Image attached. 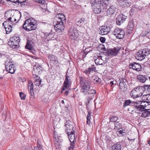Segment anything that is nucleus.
I'll return each instance as SVG.
<instances>
[{"mask_svg": "<svg viewBox=\"0 0 150 150\" xmlns=\"http://www.w3.org/2000/svg\"><path fill=\"white\" fill-rule=\"evenodd\" d=\"M80 84L81 85V91L84 95H86L88 94H95L96 91L93 89L91 90L89 92L91 84L89 81L85 80L83 77H81L80 79Z\"/></svg>", "mask_w": 150, "mask_h": 150, "instance_id": "f257e3e1", "label": "nucleus"}, {"mask_svg": "<svg viewBox=\"0 0 150 150\" xmlns=\"http://www.w3.org/2000/svg\"><path fill=\"white\" fill-rule=\"evenodd\" d=\"M37 21L32 18L26 20L23 25V28L27 31L35 30L37 28Z\"/></svg>", "mask_w": 150, "mask_h": 150, "instance_id": "f03ea898", "label": "nucleus"}, {"mask_svg": "<svg viewBox=\"0 0 150 150\" xmlns=\"http://www.w3.org/2000/svg\"><path fill=\"white\" fill-rule=\"evenodd\" d=\"M70 37L72 40L76 41L77 40H81L83 34L74 28H70L69 33Z\"/></svg>", "mask_w": 150, "mask_h": 150, "instance_id": "7ed1b4c3", "label": "nucleus"}, {"mask_svg": "<svg viewBox=\"0 0 150 150\" xmlns=\"http://www.w3.org/2000/svg\"><path fill=\"white\" fill-rule=\"evenodd\" d=\"M150 54V49L146 48L143 50H141L138 52L136 54L137 59L139 60L144 59L146 56Z\"/></svg>", "mask_w": 150, "mask_h": 150, "instance_id": "20e7f679", "label": "nucleus"}, {"mask_svg": "<svg viewBox=\"0 0 150 150\" xmlns=\"http://www.w3.org/2000/svg\"><path fill=\"white\" fill-rule=\"evenodd\" d=\"M141 87L142 86H138L135 87L130 92L131 96L134 98L141 96L143 94Z\"/></svg>", "mask_w": 150, "mask_h": 150, "instance_id": "39448f33", "label": "nucleus"}, {"mask_svg": "<svg viewBox=\"0 0 150 150\" xmlns=\"http://www.w3.org/2000/svg\"><path fill=\"white\" fill-rule=\"evenodd\" d=\"M67 71L65 75V79L63 84V87L62 89V91L68 90L71 84V79L70 76L67 74Z\"/></svg>", "mask_w": 150, "mask_h": 150, "instance_id": "423d86ee", "label": "nucleus"}, {"mask_svg": "<svg viewBox=\"0 0 150 150\" xmlns=\"http://www.w3.org/2000/svg\"><path fill=\"white\" fill-rule=\"evenodd\" d=\"M20 41L19 37L15 36L10 38V48L12 49L17 48Z\"/></svg>", "mask_w": 150, "mask_h": 150, "instance_id": "0eeeda50", "label": "nucleus"}, {"mask_svg": "<svg viewBox=\"0 0 150 150\" xmlns=\"http://www.w3.org/2000/svg\"><path fill=\"white\" fill-rule=\"evenodd\" d=\"M113 34L118 39L123 38L125 35V32L123 29L118 28L115 29L113 32Z\"/></svg>", "mask_w": 150, "mask_h": 150, "instance_id": "6e6552de", "label": "nucleus"}, {"mask_svg": "<svg viewBox=\"0 0 150 150\" xmlns=\"http://www.w3.org/2000/svg\"><path fill=\"white\" fill-rule=\"evenodd\" d=\"M120 49V48L118 47L107 49L106 50V53L109 56H115L117 54Z\"/></svg>", "mask_w": 150, "mask_h": 150, "instance_id": "1a4fd4ad", "label": "nucleus"}, {"mask_svg": "<svg viewBox=\"0 0 150 150\" xmlns=\"http://www.w3.org/2000/svg\"><path fill=\"white\" fill-rule=\"evenodd\" d=\"M73 123L70 120L66 121L65 124V131L67 134H69L71 131L74 130L73 125Z\"/></svg>", "mask_w": 150, "mask_h": 150, "instance_id": "9d476101", "label": "nucleus"}, {"mask_svg": "<svg viewBox=\"0 0 150 150\" xmlns=\"http://www.w3.org/2000/svg\"><path fill=\"white\" fill-rule=\"evenodd\" d=\"M128 67L130 69L137 71H141L142 67L140 64L135 62L130 63Z\"/></svg>", "mask_w": 150, "mask_h": 150, "instance_id": "9b49d317", "label": "nucleus"}, {"mask_svg": "<svg viewBox=\"0 0 150 150\" xmlns=\"http://www.w3.org/2000/svg\"><path fill=\"white\" fill-rule=\"evenodd\" d=\"M43 70V68L41 66L38 64L35 65L33 67V75L35 74L36 76V77H38L37 74H41Z\"/></svg>", "mask_w": 150, "mask_h": 150, "instance_id": "f8f14e48", "label": "nucleus"}, {"mask_svg": "<svg viewBox=\"0 0 150 150\" xmlns=\"http://www.w3.org/2000/svg\"><path fill=\"white\" fill-rule=\"evenodd\" d=\"M53 25H54L55 30L59 33L62 32L64 28L63 22H61L59 23L54 22Z\"/></svg>", "mask_w": 150, "mask_h": 150, "instance_id": "ddd939ff", "label": "nucleus"}, {"mask_svg": "<svg viewBox=\"0 0 150 150\" xmlns=\"http://www.w3.org/2000/svg\"><path fill=\"white\" fill-rule=\"evenodd\" d=\"M127 18V16L123 14L117 16L116 18V24L118 25H120L125 21Z\"/></svg>", "mask_w": 150, "mask_h": 150, "instance_id": "4468645a", "label": "nucleus"}, {"mask_svg": "<svg viewBox=\"0 0 150 150\" xmlns=\"http://www.w3.org/2000/svg\"><path fill=\"white\" fill-rule=\"evenodd\" d=\"M25 48L29 50L33 54L35 53L34 48L33 46V42L31 40H28Z\"/></svg>", "mask_w": 150, "mask_h": 150, "instance_id": "2eb2a0df", "label": "nucleus"}, {"mask_svg": "<svg viewBox=\"0 0 150 150\" xmlns=\"http://www.w3.org/2000/svg\"><path fill=\"white\" fill-rule=\"evenodd\" d=\"M132 105L134 106L135 108L137 110V111H140L141 112H142V111L145 109V108H144L143 105H142L137 102H132Z\"/></svg>", "mask_w": 150, "mask_h": 150, "instance_id": "dca6fc26", "label": "nucleus"}, {"mask_svg": "<svg viewBox=\"0 0 150 150\" xmlns=\"http://www.w3.org/2000/svg\"><path fill=\"white\" fill-rule=\"evenodd\" d=\"M3 54L7 58L6 60L5 61V63L4 64L5 65V69L4 71H6L8 72L7 73H9V56L6 53Z\"/></svg>", "mask_w": 150, "mask_h": 150, "instance_id": "f3484780", "label": "nucleus"}, {"mask_svg": "<svg viewBox=\"0 0 150 150\" xmlns=\"http://www.w3.org/2000/svg\"><path fill=\"white\" fill-rule=\"evenodd\" d=\"M118 3L121 7H127L129 6L131 3L127 0H119Z\"/></svg>", "mask_w": 150, "mask_h": 150, "instance_id": "a211bd4d", "label": "nucleus"}, {"mask_svg": "<svg viewBox=\"0 0 150 150\" xmlns=\"http://www.w3.org/2000/svg\"><path fill=\"white\" fill-rule=\"evenodd\" d=\"M117 9L116 6L112 5L109 7L107 11V13L109 15H112L115 13Z\"/></svg>", "mask_w": 150, "mask_h": 150, "instance_id": "6ab92c4d", "label": "nucleus"}, {"mask_svg": "<svg viewBox=\"0 0 150 150\" xmlns=\"http://www.w3.org/2000/svg\"><path fill=\"white\" fill-rule=\"evenodd\" d=\"M110 28L109 26H103L100 31V34L103 35L107 34L110 31Z\"/></svg>", "mask_w": 150, "mask_h": 150, "instance_id": "aec40b11", "label": "nucleus"}, {"mask_svg": "<svg viewBox=\"0 0 150 150\" xmlns=\"http://www.w3.org/2000/svg\"><path fill=\"white\" fill-rule=\"evenodd\" d=\"M71 143L75 142V134L74 130L71 131L69 134H67Z\"/></svg>", "mask_w": 150, "mask_h": 150, "instance_id": "412c9836", "label": "nucleus"}, {"mask_svg": "<svg viewBox=\"0 0 150 150\" xmlns=\"http://www.w3.org/2000/svg\"><path fill=\"white\" fill-rule=\"evenodd\" d=\"M96 70V67H94V65H92L89 67L88 69L85 70L83 72L89 76L91 72H95Z\"/></svg>", "mask_w": 150, "mask_h": 150, "instance_id": "4be33fe9", "label": "nucleus"}, {"mask_svg": "<svg viewBox=\"0 0 150 150\" xmlns=\"http://www.w3.org/2000/svg\"><path fill=\"white\" fill-rule=\"evenodd\" d=\"M96 58L94 59L96 64L98 65H102L104 63L103 60L102 59V57L101 55H97L95 57Z\"/></svg>", "mask_w": 150, "mask_h": 150, "instance_id": "5701e85b", "label": "nucleus"}, {"mask_svg": "<svg viewBox=\"0 0 150 150\" xmlns=\"http://www.w3.org/2000/svg\"><path fill=\"white\" fill-rule=\"evenodd\" d=\"M93 11L95 14H98L100 13L101 11V8L100 5H96L93 6Z\"/></svg>", "mask_w": 150, "mask_h": 150, "instance_id": "b1692460", "label": "nucleus"}, {"mask_svg": "<svg viewBox=\"0 0 150 150\" xmlns=\"http://www.w3.org/2000/svg\"><path fill=\"white\" fill-rule=\"evenodd\" d=\"M134 21L133 20H131L128 23L127 26V28L128 30L129 33H131L132 32L134 25Z\"/></svg>", "mask_w": 150, "mask_h": 150, "instance_id": "393cba45", "label": "nucleus"}, {"mask_svg": "<svg viewBox=\"0 0 150 150\" xmlns=\"http://www.w3.org/2000/svg\"><path fill=\"white\" fill-rule=\"evenodd\" d=\"M33 83L31 81H29L28 83V88L29 91H30V93L31 96L34 95Z\"/></svg>", "mask_w": 150, "mask_h": 150, "instance_id": "a878e982", "label": "nucleus"}, {"mask_svg": "<svg viewBox=\"0 0 150 150\" xmlns=\"http://www.w3.org/2000/svg\"><path fill=\"white\" fill-rule=\"evenodd\" d=\"M138 81L143 83H144L146 80L147 79V76L145 75H138L137 77Z\"/></svg>", "mask_w": 150, "mask_h": 150, "instance_id": "bb28decb", "label": "nucleus"}, {"mask_svg": "<svg viewBox=\"0 0 150 150\" xmlns=\"http://www.w3.org/2000/svg\"><path fill=\"white\" fill-rule=\"evenodd\" d=\"M122 147L121 143L118 142L112 145L111 150H121Z\"/></svg>", "mask_w": 150, "mask_h": 150, "instance_id": "cd10ccee", "label": "nucleus"}, {"mask_svg": "<svg viewBox=\"0 0 150 150\" xmlns=\"http://www.w3.org/2000/svg\"><path fill=\"white\" fill-rule=\"evenodd\" d=\"M146 98V100H148V101L146 103V101H143L141 102H141L140 104L142 105H143L144 106V108L146 107L148 105V103L150 102V94H147L145 95Z\"/></svg>", "mask_w": 150, "mask_h": 150, "instance_id": "c85d7f7f", "label": "nucleus"}, {"mask_svg": "<svg viewBox=\"0 0 150 150\" xmlns=\"http://www.w3.org/2000/svg\"><path fill=\"white\" fill-rule=\"evenodd\" d=\"M140 114H141L140 116L144 118H146L150 116V112L145 108L144 110L142 111Z\"/></svg>", "mask_w": 150, "mask_h": 150, "instance_id": "c756f323", "label": "nucleus"}, {"mask_svg": "<svg viewBox=\"0 0 150 150\" xmlns=\"http://www.w3.org/2000/svg\"><path fill=\"white\" fill-rule=\"evenodd\" d=\"M120 83H119V86L120 88L122 89L123 88V87L126 86L127 80L125 78H121V79L119 80Z\"/></svg>", "mask_w": 150, "mask_h": 150, "instance_id": "7c9ffc66", "label": "nucleus"}, {"mask_svg": "<svg viewBox=\"0 0 150 150\" xmlns=\"http://www.w3.org/2000/svg\"><path fill=\"white\" fill-rule=\"evenodd\" d=\"M115 128L114 129L119 130L120 129H122V125L119 121L115 122L114 123Z\"/></svg>", "mask_w": 150, "mask_h": 150, "instance_id": "2f4dec72", "label": "nucleus"}, {"mask_svg": "<svg viewBox=\"0 0 150 150\" xmlns=\"http://www.w3.org/2000/svg\"><path fill=\"white\" fill-rule=\"evenodd\" d=\"M101 0H91L90 3L91 4V6H95L96 5H100V3H101Z\"/></svg>", "mask_w": 150, "mask_h": 150, "instance_id": "473e14b6", "label": "nucleus"}, {"mask_svg": "<svg viewBox=\"0 0 150 150\" xmlns=\"http://www.w3.org/2000/svg\"><path fill=\"white\" fill-rule=\"evenodd\" d=\"M61 142L62 141L61 138L59 139L58 140H55L54 141V144L56 149H57L60 147Z\"/></svg>", "mask_w": 150, "mask_h": 150, "instance_id": "72a5a7b5", "label": "nucleus"}, {"mask_svg": "<svg viewBox=\"0 0 150 150\" xmlns=\"http://www.w3.org/2000/svg\"><path fill=\"white\" fill-rule=\"evenodd\" d=\"M85 21V18H82L79 20L77 21L76 22V23L77 25H79V26H81L82 25H83L84 24Z\"/></svg>", "mask_w": 150, "mask_h": 150, "instance_id": "f704fd0d", "label": "nucleus"}, {"mask_svg": "<svg viewBox=\"0 0 150 150\" xmlns=\"http://www.w3.org/2000/svg\"><path fill=\"white\" fill-rule=\"evenodd\" d=\"M93 79V82L95 84H100L101 81V79L98 76H95Z\"/></svg>", "mask_w": 150, "mask_h": 150, "instance_id": "c9c22d12", "label": "nucleus"}, {"mask_svg": "<svg viewBox=\"0 0 150 150\" xmlns=\"http://www.w3.org/2000/svg\"><path fill=\"white\" fill-rule=\"evenodd\" d=\"M11 63H12V62H10V74H13L16 70L15 67L14 66V64H13L12 63L11 64Z\"/></svg>", "mask_w": 150, "mask_h": 150, "instance_id": "e433bc0d", "label": "nucleus"}, {"mask_svg": "<svg viewBox=\"0 0 150 150\" xmlns=\"http://www.w3.org/2000/svg\"><path fill=\"white\" fill-rule=\"evenodd\" d=\"M17 2H18L17 5H19L21 6H23L25 5V3L26 0H17Z\"/></svg>", "mask_w": 150, "mask_h": 150, "instance_id": "4c0bfd02", "label": "nucleus"}, {"mask_svg": "<svg viewBox=\"0 0 150 150\" xmlns=\"http://www.w3.org/2000/svg\"><path fill=\"white\" fill-rule=\"evenodd\" d=\"M148 85L144 84L143 86H142V90H143V93L144 92H145L146 93H148Z\"/></svg>", "mask_w": 150, "mask_h": 150, "instance_id": "58836bf2", "label": "nucleus"}, {"mask_svg": "<svg viewBox=\"0 0 150 150\" xmlns=\"http://www.w3.org/2000/svg\"><path fill=\"white\" fill-rule=\"evenodd\" d=\"M37 78L35 81L34 84L36 86H39L41 84V79L39 77Z\"/></svg>", "mask_w": 150, "mask_h": 150, "instance_id": "ea45409f", "label": "nucleus"}, {"mask_svg": "<svg viewBox=\"0 0 150 150\" xmlns=\"http://www.w3.org/2000/svg\"><path fill=\"white\" fill-rule=\"evenodd\" d=\"M125 131L124 130L122 129V130L117 131L116 132V133L118 136H121L124 135V134L125 133V132H124Z\"/></svg>", "mask_w": 150, "mask_h": 150, "instance_id": "a19ab883", "label": "nucleus"}, {"mask_svg": "<svg viewBox=\"0 0 150 150\" xmlns=\"http://www.w3.org/2000/svg\"><path fill=\"white\" fill-rule=\"evenodd\" d=\"M101 7H102L103 9H106L107 6V4L104 3L103 0H101V3H100Z\"/></svg>", "mask_w": 150, "mask_h": 150, "instance_id": "79ce46f5", "label": "nucleus"}, {"mask_svg": "<svg viewBox=\"0 0 150 150\" xmlns=\"http://www.w3.org/2000/svg\"><path fill=\"white\" fill-rule=\"evenodd\" d=\"M48 57L51 62H53L56 59H57V57L55 56L52 54L49 55Z\"/></svg>", "mask_w": 150, "mask_h": 150, "instance_id": "37998d69", "label": "nucleus"}, {"mask_svg": "<svg viewBox=\"0 0 150 150\" xmlns=\"http://www.w3.org/2000/svg\"><path fill=\"white\" fill-rule=\"evenodd\" d=\"M9 10H7L4 16L5 17V19H7L8 22H9Z\"/></svg>", "mask_w": 150, "mask_h": 150, "instance_id": "c03bdc74", "label": "nucleus"}, {"mask_svg": "<svg viewBox=\"0 0 150 150\" xmlns=\"http://www.w3.org/2000/svg\"><path fill=\"white\" fill-rule=\"evenodd\" d=\"M118 117L117 116H113L112 117H111L110 118V121L112 122H114V123L116 122H117V120Z\"/></svg>", "mask_w": 150, "mask_h": 150, "instance_id": "a18cd8bd", "label": "nucleus"}, {"mask_svg": "<svg viewBox=\"0 0 150 150\" xmlns=\"http://www.w3.org/2000/svg\"><path fill=\"white\" fill-rule=\"evenodd\" d=\"M131 103L132 104V103L130 100H126L124 102V103L123 105V107H125L129 105Z\"/></svg>", "mask_w": 150, "mask_h": 150, "instance_id": "49530a36", "label": "nucleus"}, {"mask_svg": "<svg viewBox=\"0 0 150 150\" xmlns=\"http://www.w3.org/2000/svg\"><path fill=\"white\" fill-rule=\"evenodd\" d=\"M20 96L22 100H24L26 98V95L23 93L21 92L19 93Z\"/></svg>", "mask_w": 150, "mask_h": 150, "instance_id": "de8ad7c7", "label": "nucleus"}, {"mask_svg": "<svg viewBox=\"0 0 150 150\" xmlns=\"http://www.w3.org/2000/svg\"><path fill=\"white\" fill-rule=\"evenodd\" d=\"M35 2L41 4H44L45 3V0H33Z\"/></svg>", "mask_w": 150, "mask_h": 150, "instance_id": "09e8293b", "label": "nucleus"}, {"mask_svg": "<svg viewBox=\"0 0 150 150\" xmlns=\"http://www.w3.org/2000/svg\"><path fill=\"white\" fill-rule=\"evenodd\" d=\"M63 20H62L58 17V16H56V19L54 22H56V23H60L61 22H63Z\"/></svg>", "mask_w": 150, "mask_h": 150, "instance_id": "8fccbe9b", "label": "nucleus"}, {"mask_svg": "<svg viewBox=\"0 0 150 150\" xmlns=\"http://www.w3.org/2000/svg\"><path fill=\"white\" fill-rule=\"evenodd\" d=\"M57 16H58V17L60 18L62 20L64 21V20H66V18H65V17L64 15L62 13H61V14H59Z\"/></svg>", "mask_w": 150, "mask_h": 150, "instance_id": "3c124183", "label": "nucleus"}, {"mask_svg": "<svg viewBox=\"0 0 150 150\" xmlns=\"http://www.w3.org/2000/svg\"><path fill=\"white\" fill-rule=\"evenodd\" d=\"M53 35V33H46L45 34V35L47 36V37H49V38H51V37Z\"/></svg>", "mask_w": 150, "mask_h": 150, "instance_id": "603ef678", "label": "nucleus"}, {"mask_svg": "<svg viewBox=\"0 0 150 150\" xmlns=\"http://www.w3.org/2000/svg\"><path fill=\"white\" fill-rule=\"evenodd\" d=\"M14 16V15H13L12 17H10V22H13L14 21H16V19Z\"/></svg>", "mask_w": 150, "mask_h": 150, "instance_id": "864d4df0", "label": "nucleus"}, {"mask_svg": "<svg viewBox=\"0 0 150 150\" xmlns=\"http://www.w3.org/2000/svg\"><path fill=\"white\" fill-rule=\"evenodd\" d=\"M89 96H88V100H91L92 99L94 96V95L92 94H88Z\"/></svg>", "mask_w": 150, "mask_h": 150, "instance_id": "5fc2aeb1", "label": "nucleus"}, {"mask_svg": "<svg viewBox=\"0 0 150 150\" xmlns=\"http://www.w3.org/2000/svg\"><path fill=\"white\" fill-rule=\"evenodd\" d=\"M99 47L100 48L101 50H103V51H106V49L103 45H99Z\"/></svg>", "mask_w": 150, "mask_h": 150, "instance_id": "6e6d98bb", "label": "nucleus"}, {"mask_svg": "<svg viewBox=\"0 0 150 150\" xmlns=\"http://www.w3.org/2000/svg\"><path fill=\"white\" fill-rule=\"evenodd\" d=\"M54 137L55 140H58L59 139H60L61 138V137L58 136L57 134H56L55 133L54 135Z\"/></svg>", "mask_w": 150, "mask_h": 150, "instance_id": "4d7b16f0", "label": "nucleus"}, {"mask_svg": "<svg viewBox=\"0 0 150 150\" xmlns=\"http://www.w3.org/2000/svg\"><path fill=\"white\" fill-rule=\"evenodd\" d=\"M100 42L102 43H104L105 42V38L103 37H101L100 38Z\"/></svg>", "mask_w": 150, "mask_h": 150, "instance_id": "13d9d810", "label": "nucleus"}, {"mask_svg": "<svg viewBox=\"0 0 150 150\" xmlns=\"http://www.w3.org/2000/svg\"><path fill=\"white\" fill-rule=\"evenodd\" d=\"M105 140L106 141H110L111 140V138L109 136L107 135L105 137Z\"/></svg>", "mask_w": 150, "mask_h": 150, "instance_id": "bf43d9fd", "label": "nucleus"}, {"mask_svg": "<svg viewBox=\"0 0 150 150\" xmlns=\"http://www.w3.org/2000/svg\"><path fill=\"white\" fill-rule=\"evenodd\" d=\"M39 140H38L37 141V146L41 149H42V146L41 144L39 143Z\"/></svg>", "mask_w": 150, "mask_h": 150, "instance_id": "052dcab7", "label": "nucleus"}, {"mask_svg": "<svg viewBox=\"0 0 150 150\" xmlns=\"http://www.w3.org/2000/svg\"><path fill=\"white\" fill-rule=\"evenodd\" d=\"M90 51V50H88V48L86 49L84 52V53L85 54V55H86Z\"/></svg>", "mask_w": 150, "mask_h": 150, "instance_id": "680f3d73", "label": "nucleus"}, {"mask_svg": "<svg viewBox=\"0 0 150 150\" xmlns=\"http://www.w3.org/2000/svg\"><path fill=\"white\" fill-rule=\"evenodd\" d=\"M8 23L7 21H5L4 23H3V25L4 26V28H7V27H6V25H8Z\"/></svg>", "mask_w": 150, "mask_h": 150, "instance_id": "e2e57ef3", "label": "nucleus"}, {"mask_svg": "<svg viewBox=\"0 0 150 150\" xmlns=\"http://www.w3.org/2000/svg\"><path fill=\"white\" fill-rule=\"evenodd\" d=\"M19 80L22 82H24L26 81V79L25 78H20L19 79Z\"/></svg>", "mask_w": 150, "mask_h": 150, "instance_id": "0e129e2a", "label": "nucleus"}, {"mask_svg": "<svg viewBox=\"0 0 150 150\" xmlns=\"http://www.w3.org/2000/svg\"><path fill=\"white\" fill-rule=\"evenodd\" d=\"M17 0H10V2L17 5L18 2H17Z\"/></svg>", "mask_w": 150, "mask_h": 150, "instance_id": "69168bd1", "label": "nucleus"}, {"mask_svg": "<svg viewBox=\"0 0 150 150\" xmlns=\"http://www.w3.org/2000/svg\"><path fill=\"white\" fill-rule=\"evenodd\" d=\"M127 86H125L123 87V88L121 89V90L123 91H126L127 90Z\"/></svg>", "mask_w": 150, "mask_h": 150, "instance_id": "338daca9", "label": "nucleus"}, {"mask_svg": "<svg viewBox=\"0 0 150 150\" xmlns=\"http://www.w3.org/2000/svg\"><path fill=\"white\" fill-rule=\"evenodd\" d=\"M148 90V94H149V93H150V85H148V87H147Z\"/></svg>", "mask_w": 150, "mask_h": 150, "instance_id": "774afa93", "label": "nucleus"}]
</instances>
